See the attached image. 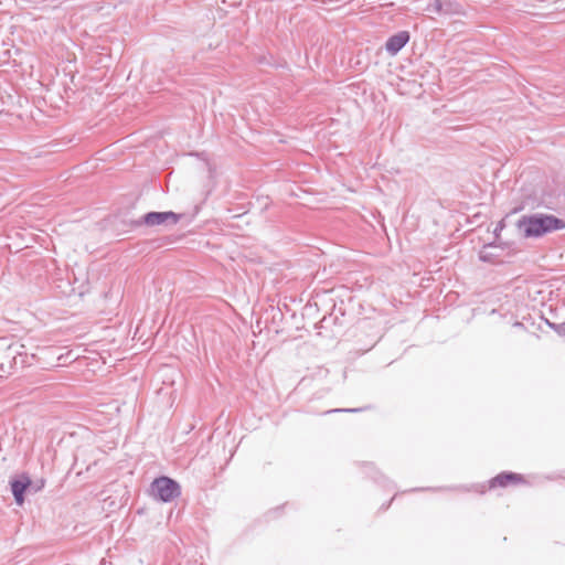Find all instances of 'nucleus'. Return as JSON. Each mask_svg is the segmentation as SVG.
<instances>
[{"instance_id":"nucleus-8","label":"nucleus","mask_w":565,"mask_h":565,"mask_svg":"<svg viewBox=\"0 0 565 565\" xmlns=\"http://www.w3.org/2000/svg\"><path fill=\"white\" fill-rule=\"evenodd\" d=\"M522 476L514 472H502L499 473L497 477L491 479L490 481V488L494 487H505L511 482H520L522 481Z\"/></svg>"},{"instance_id":"nucleus-1","label":"nucleus","mask_w":565,"mask_h":565,"mask_svg":"<svg viewBox=\"0 0 565 565\" xmlns=\"http://www.w3.org/2000/svg\"><path fill=\"white\" fill-rule=\"evenodd\" d=\"M518 227L523 231L525 237H540L552 231L564 228L565 222L554 215H524L518 221Z\"/></svg>"},{"instance_id":"nucleus-4","label":"nucleus","mask_w":565,"mask_h":565,"mask_svg":"<svg viewBox=\"0 0 565 565\" xmlns=\"http://www.w3.org/2000/svg\"><path fill=\"white\" fill-rule=\"evenodd\" d=\"M181 218V214H177L172 211L167 212H149L143 215L142 221L139 224H146L147 226L177 224Z\"/></svg>"},{"instance_id":"nucleus-10","label":"nucleus","mask_w":565,"mask_h":565,"mask_svg":"<svg viewBox=\"0 0 565 565\" xmlns=\"http://www.w3.org/2000/svg\"><path fill=\"white\" fill-rule=\"evenodd\" d=\"M479 257L483 262H490L491 260L490 255H488L486 252H481Z\"/></svg>"},{"instance_id":"nucleus-2","label":"nucleus","mask_w":565,"mask_h":565,"mask_svg":"<svg viewBox=\"0 0 565 565\" xmlns=\"http://www.w3.org/2000/svg\"><path fill=\"white\" fill-rule=\"evenodd\" d=\"M21 349L23 345L10 344L0 351V380L10 376L19 363L22 366L28 363V354Z\"/></svg>"},{"instance_id":"nucleus-7","label":"nucleus","mask_w":565,"mask_h":565,"mask_svg":"<svg viewBox=\"0 0 565 565\" xmlns=\"http://www.w3.org/2000/svg\"><path fill=\"white\" fill-rule=\"evenodd\" d=\"M30 484L31 480L25 475L10 481L11 491L18 504L21 505L24 502V493Z\"/></svg>"},{"instance_id":"nucleus-6","label":"nucleus","mask_w":565,"mask_h":565,"mask_svg":"<svg viewBox=\"0 0 565 565\" xmlns=\"http://www.w3.org/2000/svg\"><path fill=\"white\" fill-rule=\"evenodd\" d=\"M408 41L409 33L407 31H399L387 39L385 50L390 55L394 56L408 43Z\"/></svg>"},{"instance_id":"nucleus-9","label":"nucleus","mask_w":565,"mask_h":565,"mask_svg":"<svg viewBox=\"0 0 565 565\" xmlns=\"http://www.w3.org/2000/svg\"><path fill=\"white\" fill-rule=\"evenodd\" d=\"M551 328L561 337H565V321L562 323H550Z\"/></svg>"},{"instance_id":"nucleus-11","label":"nucleus","mask_w":565,"mask_h":565,"mask_svg":"<svg viewBox=\"0 0 565 565\" xmlns=\"http://www.w3.org/2000/svg\"><path fill=\"white\" fill-rule=\"evenodd\" d=\"M360 409L359 408H350V409H332V411H329L328 413H332V412H359Z\"/></svg>"},{"instance_id":"nucleus-5","label":"nucleus","mask_w":565,"mask_h":565,"mask_svg":"<svg viewBox=\"0 0 565 565\" xmlns=\"http://www.w3.org/2000/svg\"><path fill=\"white\" fill-rule=\"evenodd\" d=\"M427 11L449 17L463 14L462 6L452 0H435L427 6Z\"/></svg>"},{"instance_id":"nucleus-3","label":"nucleus","mask_w":565,"mask_h":565,"mask_svg":"<svg viewBox=\"0 0 565 565\" xmlns=\"http://www.w3.org/2000/svg\"><path fill=\"white\" fill-rule=\"evenodd\" d=\"M151 491L162 502H171L181 494L180 484L166 476L156 478L152 481Z\"/></svg>"}]
</instances>
